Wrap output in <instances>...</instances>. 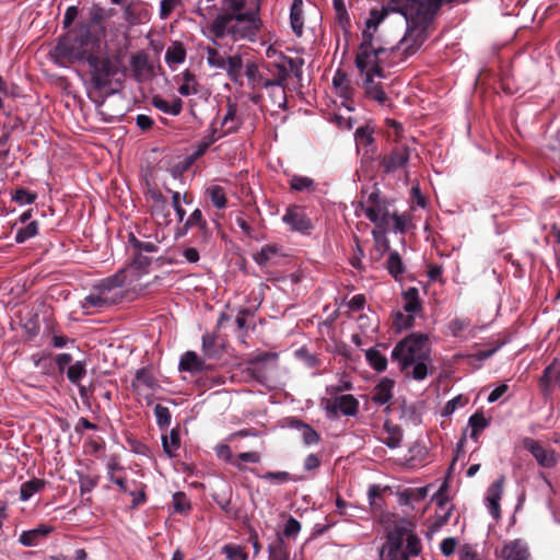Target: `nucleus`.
Listing matches in <instances>:
<instances>
[{
    "label": "nucleus",
    "mask_w": 560,
    "mask_h": 560,
    "mask_svg": "<svg viewBox=\"0 0 560 560\" xmlns=\"http://www.w3.org/2000/svg\"><path fill=\"white\" fill-rule=\"evenodd\" d=\"M390 358L407 377L423 381L432 368L429 335L409 334L395 345Z\"/></svg>",
    "instance_id": "obj_1"
},
{
    "label": "nucleus",
    "mask_w": 560,
    "mask_h": 560,
    "mask_svg": "<svg viewBox=\"0 0 560 560\" xmlns=\"http://www.w3.org/2000/svg\"><path fill=\"white\" fill-rule=\"evenodd\" d=\"M92 42V23L80 22L68 34L60 37L54 48L52 57L60 66L68 62L83 61L89 55V46Z\"/></svg>",
    "instance_id": "obj_2"
},
{
    "label": "nucleus",
    "mask_w": 560,
    "mask_h": 560,
    "mask_svg": "<svg viewBox=\"0 0 560 560\" xmlns=\"http://www.w3.org/2000/svg\"><path fill=\"white\" fill-rule=\"evenodd\" d=\"M421 540L412 533L411 524L401 521L388 532L381 557L382 560H409L421 553Z\"/></svg>",
    "instance_id": "obj_3"
},
{
    "label": "nucleus",
    "mask_w": 560,
    "mask_h": 560,
    "mask_svg": "<svg viewBox=\"0 0 560 560\" xmlns=\"http://www.w3.org/2000/svg\"><path fill=\"white\" fill-rule=\"evenodd\" d=\"M402 0H389L386 7L381 9L373 8L370 10L369 18L365 21V30L362 32V42L358 51V63L360 67L363 65V60L376 58V54H385V47L374 46V33L378 25L385 20L390 12L399 13L398 10H394L393 7L400 4Z\"/></svg>",
    "instance_id": "obj_4"
},
{
    "label": "nucleus",
    "mask_w": 560,
    "mask_h": 560,
    "mask_svg": "<svg viewBox=\"0 0 560 560\" xmlns=\"http://www.w3.org/2000/svg\"><path fill=\"white\" fill-rule=\"evenodd\" d=\"M384 55L376 54V58L363 60L362 67L358 63V56L355 57V67L363 77V88L366 97L375 101L381 106L388 105L389 101L382 85V79L385 78V74L381 65L387 66Z\"/></svg>",
    "instance_id": "obj_5"
},
{
    "label": "nucleus",
    "mask_w": 560,
    "mask_h": 560,
    "mask_svg": "<svg viewBox=\"0 0 560 560\" xmlns=\"http://www.w3.org/2000/svg\"><path fill=\"white\" fill-rule=\"evenodd\" d=\"M266 69L271 74V84L265 90L268 91L272 104L280 109H284L287 107L284 83L289 77V71L298 70V61L282 57L279 62L267 63Z\"/></svg>",
    "instance_id": "obj_6"
},
{
    "label": "nucleus",
    "mask_w": 560,
    "mask_h": 560,
    "mask_svg": "<svg viewBox=\"0 0 560 560\" xmlns=\"http://www.w3.org/2000/svg\"><path fill=\"white\" fill-rule=\"evenodd\" d=\"M260 1L255 0L253 7L246 12H242V9L233 11V30L232 40L237 42L241 39H247L254 42L261 27V20L259 18Z\"/></svg>",
    "instance_id": "obj_7"
},
{
    "label": "nucleus",
    "mask_w": 560,
    "mask_h": 560,
    "mask_svg": "<svg viewBox=\"0 0 560 560\" xmlns=\"http://www.w3.org/2000/svg\"><path fill=\"white\" fill-rule=\"evenodd\" d=\"M83 61L89 65L91 81L97 90L108 86L119 71L118 59L109 56L91 54Z\"/></svg>",
    "instance_id": "obj_8"
},
{
    "label": "nucleus",
    "mask_w": 560,
    "mask_h": 560,
    "mask_svg": "<svg viewBox=\"0 0 560 560\" xmlns=\"http://www.w3.org/2000/svg\"><path fill=\"white\" fill-rule=\"evenodd\" d=\"M360 209L364 215L375 224V228H389L393 219L392 205L380 196L378 191H372L360 201Z\"/></svg>",
    "instance_id": "obj_9"
},
{
    "label": "nucleus",
    "mask_w": 560,
    "mask_h": 560,
    "mask_svg": "<svg viewBox=\"0 0 560 560\" xmlns=\"http://www.w3.org/2000/svg\"><path fill=\"white\" fill-rule=\"evenodd\" d=\"M282 222L291 232L303 235H310L315 229L312 219L306 213L305 207L299 205H291L287 208L282 215Z\"/></svg>",
    "instance_id": "obj_10"
},
{
    "label": "nucleus",
    "mask_w": 560,
    "mask_h": 560,
    "mask_svg": "<svg viewBox=\"0 0 560 560\" xmlns=\"http://www.w3.org/2000/svg\"><path fill=\"white\" fill-rule=\"evenodd\" d=\"M325 409L331 417L342 416L353 417L359 411V400L350 394L335 395L327 399Z\"/></svg>",
    "instance_id": "obj_11"
},
{
    "label": "nucleus",
    "mask_w": 560,
    "mask_h": 560,
    "mask_svg": "<svg viewBox=\"0 0 560 560\" xmlns=\"http://www.w3.org/2000/svg\"><path fill=\"white\" fill-rule=\"evenodd\" d=\"M503 485L504 477H500L490 485V487L487 489L485 497L487 510L489 514L497 521L501 517L500 501L503 495Z\"/></svg>",
    "instance_id": "obj_12"
},
{
    "label": "nucleus",
    "mask_w": 560,
    "mask_h": 560,
    "mask_svg": "<svg viewBox=\"0 0 560 560\" xmlns=\"http://www.w3.org/2000/svg\"><path fill=\"white\" fill-rule=\"evenodd\" d=\"M497 556L503 560H528L529 550L524 540L513 539L504 542Z\"/></svg>",
    "instance_id": "obj_13"
},
{
    "label": "nucleus",
    "mask_w": 560,
    "mask_h": 560,
    "mask_svg": "<svg viewBox=\"0 0 560 560\" xmlns=\"http://www.w3.org/2000/svg\"><path fill=\"white\" fill-rule=\"evenodd\" d=\"M523 445L541 467H552L556 464L555 453L546 450L538 441L526 438L523 441Z\"/></svg>",
    "instance_id": "obj_14"
},
{
    "label": "nucleus",
    "mask_w": 560,
    "mask_h": 560,
    "mask_svg": "<svg viewBox=\"0 0 560 560\" xmlns=\"http://www.w3.org/2000/svg\"><path fill=\"white\" fill-rule=\"evenodd\" d=\"M260 69L256 63L248 62L245 66V75L252 89H266L271 84V74L266 69Z\"/></svg>",
    "instance_id": "obj_15"
},
{
    "label": "nucleus",
    "mask_w": 560,
    "mask_h": 560,
    "mask_svg": "<svg viewBox=\"0 0 560 560\" xmlns=\"http://www.w3.org/2000/svg\"><path fill=\"white\" fill-rule=\"evenodd\" d=\"M233 23V13L218 15L209 26V38L214 40L230 37L232 39Z\"/></svg>",
    "instance_id": "obj_16"
},
{
    "label": "nucleus",
    "mask_w": 560,
    "mask_h": 560,
    "mask_svg": "<svg viewBox=\"0 0 560 560\" xmlns=\"http://www.w3.org/2000/svg\"><path fill=\"white\" fill-rule=\"evenodd\" d=\"M242 124L243 116L238 110L237 104L229 102L226 112L221 120V133L219 137L237 131Z\"/></svg>",
    "instance_id": "obj_17"
},
{
    "label": "nucleus",
    "mask_w": 560,
    "mask_h": 560,
    "mask_svg": "<svg viewBox=\"0 0 560 560\" xmlns=\"http://www.w3.org/2000/svg\"><path fill=\"white\" fill-rule=\"evenodd\" d=\"M412 149L408 145H399L384 160L383 166L387 173L405 167L411 156Z\"/></svg>",
    "instance_id": "obj_18"
},
{
    "label": "nucleus",
    "mask_w": 560,
    "mask_h": 560,
    "mask_svg": "<svg viewBox=\"0 0 560 560\" xmlns=\"http://www.w3.org/2000/svg\"><path fill=\"white\" fill-rule=\"evenodd\" d=\"M131 386L139 395H149L156 388L158 383L149 369L141 368L136 372Z\"/></svg>",
    "instance_id": "obj_19"
},
{
    "label": "nucleus",
    "mask_w": 560,
    "mask_h": 560,
    "mask_svg": "<svg viewBox=\"0 0 560 560\" xmlns=\"http://www.w3.org/2000/svg\"><path fill=\"white\" fill-rule=\"evenodd\" d=\"M95 285L101 292H104V295L108 296L114 304L119 295L120 289L124 287V278L120 273H116L101 280Z\"/></svg>",
    "instance_id": "obj_20"
},
{
    "label": "nucleus",
    "mask_w": 560,
    "mask_h": 560,
    "mask_svg": "<svg viewBox=\"0 0 560 560\" xmlns=\"http://www.w3.org/2000/svg\"><path fill=\"white\" fill-rule=\"evenodd\" d=\"M52 532V527L46 524H40L36 528L24 530L19 537V542L25 547L37 546L38 542Z\"/></svg>",
    "instance_id": "obj_21"
},
{
    "label": "nucleus",
    "mask_w": 560,
    "mask_h": 560,
    "mask_svg": "<svg viewBox=\"0 0 560 560\" xmlns=\"http://www.w3.org/2000/svg\"><path fill=\"white\" fill-rule=\"evenodd\" d=\"M206 362L195 351H186L178 364L179 371L199 373L206 370Z\"/></svg>",
    "instance_id": "obj_22"
},
{
    "label": "nucleus",
    "mask_w": 560,
    "mask_h": 560,
    "mask_svg": "<svg viewBox=\"0 0 560 560\" xmlns=\"http://www.w3.org/2000/svg\"><path fill=\"white\" fill-rule=\"evenodd\" d=\"M304 0H293L290 8V25L292 32L301 37L304 30Z\"/></svg>",
    "instance_id": "obj_23"
},
{
    "label": "nucleus",
    "mask_w": 560,
    "mask_h": 560,
    "mask_svg": "<svg viewBox=\"0 0 560 560\" xmlns=\"http://www.w3.org/2000/svg\"><path fill=\"white\" fill-rule=\"evenodd\" d=\"M395 382L384 377L374 387L372 400L377 405H385L393 398Z\"/></svg>",
    "instance_id": "obj_24"
},
{
    "label": "nucleus",
    "mask_w": 560,
    "mask_h": 560,
    "mask_svg": "<svg viewBox=\"0 0 560 560\" xmlns=\"http://www.w3.org/2000/svg\"><path fill=\"white\" fill-rule=\"evenodd\" d=\"M402 310L406 313L419 316L422 311V304L419 296V290L415 287L408 288L402 292Z\"/></svg>",
    "instance_id": "obj_25"
},
{
    "label": "nucleus",
    "mask_w": 560,
    "mask_h": 560,
    "mask_svg": "<svg viewBox=\"0 0 560 560\" xmlns=\"http://www.w3.org/2000/svg\"><path fill=\"white\" fill-rule=\"evenodd\" d=\"M186 59V49L180 42H173L165 51V62L171 69H175Z\"/></svg>",
    "instance_id": "obj_26"
},
{
    "label": "nucleus",
    "mask_w": 560,
    "mask_h": 560,
    "mask_svg": "<svg viewBox=\"0 0 560 560\" xmlns=\"http://www.w3.org/2000/svg\"><path fill=\"white\" fill-rule=\"evenodd\" d=\"M152 105L162 113L177 116L183 109V101L179 97H174L172 101H166L161 96H153Z\"/></svg>",
    "instance_id": "obj_27"
},
{
    "label": "nucleus",
    "mask_w": 560,
    "mask_h": 560,
    "mask_svg": "<svg viewBox=\"0 0 560 560\" xmlns=\"http://www.w3.org/2000/svg\"><path fill=\"white\" fill-rule=\"evenodd\" d=\"M201 350L207 359H218L222 354V348L213 334H205L201 338Z\"/></svg>",
    "instance_id": "obj_28"
},
{
    "label": "nucleus",
    "mask_w": 560,
    "mask_h": 560,
    "mask_svg": "<svg viewBox=\"0 0 560 560\" xmlns=\"http://www.w3.org/2000/svg\"><path fill=\"white\" fill-rule=\"evenodd\" d=\"M278 256H282V247L278 244H269L264 246L254 255V260L257 265L266 267L275 257Z\"/></svg>",
    "instance_id": "obj_29"
},
{
    "label": "nucleus",
    "mask_w": 560,
    "mask_h": 560,
    "mask_svg": "<svg viewBox=\"0 0 560 560\" xmlns=\"http://www.w3.org/2000/svg\"><path fill=\"white\" fill-rule=\"evenodd\" d=\"M290 189L298 192H314L317 189L315 180L308 176L292 175L289 180Z\"/></svg>",
    "instance_id": "obj_30"
},
{
    "label": "nucleus",
    "mask_w": 560,
    "mask_h": 560,
    "mask_svg": "<svg viewBox=\"0 0 560 560\" xmlns=\"http://www.w3.org/2000/svg\"><path fill=\"white\" fill-rule=\"evenodd\" d=\"M110 299L104 295V292H101L96 285L93 287L91 293L85 296L82 306L86 310L91 308H102L108 305H112Z\"/></svg>",
    "instance_id": "obj_31"
},
{
    "label": "nucleus",
    "mask_w": 560,
    "mask_h": 560,
    "mask_svg": "<svg viewBox=\"0 0 560 560\" xmlns=\"http://www.w3.org/2000/svg\"><path fill=\"white\" fill-rule=\"evenodd\" d=\"M385 436L381 438L383 444L389 448H397L400 446L402 441V431L398 425L384 424Z\"/></svg>",
    "instance_id": "obj_32"
},
{
    "label": "nucleus",
    "mask_w": 560,
    "mask_h": 560,
    "mask_svg": "<svg viewBox=\"0 0 560 560\" xmlns=\"http://www.w3.org/2000/svg\"><path fill=\"white\" fill-rule=\"evenodd\" d=\"M130 66L138 81L150 75L151 67L148 62L147 56L142 54L133 55L131 57Z\"/></svg>",
    "instance_id": "obj_33"
},
{
    "label": "nucleus",
    "mask_w": 560,
    "mask_h": 560,
    "mask_svg": "<svg viewBox=\"0 0 560 560\" xmlns=\"http://www.w3.org/2000/svg\"><path fill=\"white\" fill-rule=\"evenodd\" d=\"M365 359L368 364L376 372H384L387 369L388 360L376 348H370L365 351Z\"/></svg>",
    "instance_id": "obj_34"
},
{
    "label": "nucleus",
    "mask_w": 560,
    "mask_h": 560,
    "mask_svg": "<svg viewBox=\"0 0 560 560\" xmlns=\"http://www.w3.org/2000/svg\"><path fill=\"white\" fill-rule=\"evenodd\" d=\"M86 372V361L79 360L68 366L67 378L71 384L79 386L81 381L85 377Z\"/></svg>",
    "instance_id": "obj_35"
},
{
    "label": "nucleus",
    "mask_w": 560,
    "mask_h": 560,
    "mask_svg": "<svg viewBox=\"0 0 560 560\" xmlns=\"http://www.w3.org/2000/svg\"><path fill=\"white\" fill-rule=\"evenodd\" d=\"M45 487V481L42 479H31L21 485L20 500L28 501L35 493L39 492Z\"/></svg>",
    "instance_id": "obj_36"
},
{
    "label": "nucleus",
    "mask_w": 560,
    "mask_h": 560,
    "mask_svg": "<svg viewBox=\"0 0 560 560\" xmlns=\"http://www.w3.org/2000/svg\"><path fill=\"white\" fill-rule=\"evenodd\" d=\"M468 425L471 429L470 438L477 442L480 433L489 425V420L482 413L476 412L469 417Z\"/></svg>",
    "instance_id": "obj_37"
},
{
    "label": "nucleus",
    "mask_w": 560,
    "mask_h": 560,
    "mask_svg": "<svg viewBox=\"0 0 560 560\" xmlns=\"http://www.w3.org/2000/svg\"><path fill=\"white\" fill-rule=\"evenodd\" d=\"M206 195L210 198L217 209H224L228 203L226 194L223 187L211 185L206 189Z\"/></svg>",
    "instance_id": "obj_38"
},
{
    "label": "nucleus",
    "mask_w": 560,
    "mask_h": 560,
    "mask_svg": "<svg viewBox=\"0 0 560 560\" xmlns=\"http://www.w3.org/2000/svg\"><path fill=\"white\" fill-rule=\"evenodd\" d=\"M269 560H290L283 537L278 535L277 540L268 546Z\"/></svg>",
    "instance_id": "obj_39"
},
{
    "label": "nucleus",
    "mask_w": 560,
    "mask_h": 560,
    "mask_svg": "<svg viewBox=\"0 0 560 560\" xmlns=\"http://www.w3.org/2000/svg\"><path fill=\"white\" fill-rule=\"evenodd\" d=\"M162 446L164 453L168 457H175L176 452L180 446L179 434L177 431L172 430L170 434L162 436Z\"/></svg>",
    "instance_id": "obj_40"
},
{
    "label": "nucleus",
    "mask_w": 560,
    "mask_h": 560,
    "mask_svg": "<svg viewBox=\"0 0 560 560\" xmlns=\"http://www.w3.org/2000/svg\"><path fill=\"white\" fill-rule=\"evenodd\" d=\"M242 67L243 61L241 56L233 55L225 59V66H223L222 69L228 72V75L231 78V80L236 82L241 77Z\"/></svg>",
    "instance_id": "obj_41"
},
{
    "label": "nucleus",
    "mask_w": 560,
    "mask_h": 560,
    "mask_svg": "<svg viewBox=\"0 0 560 560\" xmlns=\"http://www.w3.org/2000/svg\"><path fill=\"white\" fill-rule=\"evenodd\" d=\"M386 265L389 275L395 279H398L405 272L404 262L396 250L389 252Z\"/></svg>",
    "instance_id": "obj_42"
},
{
    "label": "nucleus",
    "mask_w": 560,
    "mask_h": 560,
    "mask_svg": "<svg viewBox=\"0 0 560 560\" xmlns=\"http://www.w3.org/2000/svg\"><path fill=\"white\" fill-rule=\"evenodd\" d=\"M388 228H375L372 231L375 249L381 254H385L389 250V240L387 237Z\"/></svg>",
    "instance_id": "obj_43"
},
{
    "label": "nucleus",
    "mask_w": 560,
    "mask_h": 560,
    "mask_svg": "<svg viewBox=\"0 0 560 560\" xmlns=\"http://www.w3.org/2000/svg\"><path fill=\"white\" fill-rule=\"evenodd\" d=\"M38 234V222L30 221L25 226L19 228L16 230L14 240L18 244H22L27 240L36 236Z\"/></svg>",
    "instance_id": "obj_44"
},
{
    "label": "nucleus",
    "mask_w": 560,
    "mask_h": 560,
    "mask_svg": "<svg viewBox=\"0 0 560 560\" xmlns=\"http://www.w3.org/2000/svg\"><path fill=\"white\" fill-rule=\"evenodd\" d=\"M195 226L199 228L203 232L208 229V223L200 209H195L187 218L185 221V232H188V230Z\"/></svg>",
    "instance_id": "obj_45"
},
{
    "label": "nucleus",
    "mask_w": 560,
    "mask_h": 560,
    "mask_svg": "<svg viewBox=\"0 0 560 560\" xmlns=\"http://www.w3.org/2000/svg\"><path fill=\"white\" fill-rule=\"evenodd\" d=\"M416 315L410 313H406L402 311H397L394 314V325L398 330H405L413 326Z\"/></svg>",
    "instance_id": "obj_46"
},
{
    "label": "nucleus",
    "mask_w": 560,
    "mask_h": 560,
    "mask_svg": "<svg viewBox=\"0 0 560 560\" xmlns=\"http://www.w3.org/2000/svg\"><path fill=\"white\" fill-rule=\"evenodd\" d=\"M354 138L358 148H369L374 141L373 131L368 127L358 128Z\"/></svg>",
    "instance_id": "obj_47"
},
{
    "label": "nucleus",
    "mask_w": 560,
    "mask_h": 560,
    "mask_svg": "<svg viewBox=\"0 0 560 560\" xmlns=\"http://www.w3.org/2000/svg\"><path fill=\"white\" fill-rule=\"evenodd\" d=\"M172 207L176 213L177 220L179 222H183L186 215V211L183 209L180 201L184 203H189L190 201L187 200V195L185 194L182 196L178 191H172Z\"/></svg>",
    "instance_id": "obj_48"
},
{
    "label": "nucleus",
    "mask_w": 560,
    "mask_h": 560,
    "mask_svg": "<svg viewBox=\"0 0 560 560\" xmlns=\"http://www.w3.org/2000/svg\"><path fill=\"white\" fill-rule=\"evenodd\" d=\"M260 459L261 456L258 452H243L236 456V458L232 462V465L237 469L242 470L244 467L242 466L241 462L258 464Z\"/></svg>",
    "instance_id": "obj_49"
},
{
    "label": "nucleus",
    "mask_w": 560,
    "mask_h": 560,
    "mask_svg": "<svg viewBox=\"0 0 560 560\" xmlns=\"http://www.w3.org/2000/svg\"><path fill=\"white\" fill-rule=\"evenodd\" d=\"M36 198L37 195L35 192H31L25 188H18L12 194V200L19 203L20 206L31 205L36 200Z\"/></svg>",
    "instance_id": "obj_50"
},
{
    "label": "nucleus",
    "mask_w": 560,
    "mask_h": 560,
    "mask_svg": "<svg viewBox=\"0 0 560 560\" xmlns=\"http://www.w3.org/2000/svg\"><path fill=\"white\" fill-rule=\"evenodd\" d=\"M129 243L135 249L139 252L156 253L159 249L156 243L151 241H140L133 234L130 235Z\"/></svg>",
    "instance_id": "obj_51"
},
{
    "label": "nucleus",
    "mask_w": 560,
    "mask_h": 560,
    "mask_svg": "<svg viewBox=\"0 0 560 560\" xmlns=\"http://www.w3.org/2000/svg\"><path fill=\"white\" fill-rule=\"evenodd\" d=\"M351 389H353L352 382L348 377L342 376L337 384L327 386L326 393L330 396H335L342 395V392Z\"/></svg>",
    "instance_id": "obj_52"
},
{
    "label": "nucleus",
    "mask_w": 560,
    "mask_h": 560,
    "mask_svg": "<svg viewBox=\"0 0 560 560\" xmlns=\"http://www.w3.org/2000/svg\"><path fill=\"white\" fill-rule=\"evenodd\" d=\"M217 129L212 128L211 133L205 138H202L197 144H196V151L194 153L195 158H199L206 153V151L209 149V147L220 137L215 136Z\"/></svg>",
    "instance_id": "obj_53"
},
{
    "label": "nucleus",
    "mask_w": 560,
    "mask_h": 560,
    "mask_svg": "<svg viewBox=\"0 0 560 560\" xmlns=\"http://www.w3.org/2000/svg\"><path fill=\"white\" fill-rule=\"evenodd\" d=\"M125 467L120 465L116 456H112L106 462V476L109 480L116 478L118 475H124Z\"/></svg>",
    "instance_id": "obj_54"
},
{
    "label": "nucleus",
    "mask_w": 560,
    "mask_h": 560,
    "mask_svg": "<svg viewBox=\"0 0 560 560\" xmlns=\"http://www.w3.org/2000/svg\"><path fill=\"white\" fill-rule=\"evenodd\" d=\"M151 212H152V215H154L158 220H159V223L160 224H167L170 222V214H171V211H170V207H168V202H164V205H152V208H151Z\"/></svg>",
    "instance_id": "obj_55"
},
{
    "label": "nucleus",
    "mask_w": 560,
    "mask_h": 560,
    "mask_svg": "<svg viewBox=\"0 0 560 560\" xmlns=\"http://www.w3.org/2000/svg\"><path fill=\"white\" fill-rule=\"evenodd\" d=\"M207 62L212 68L221 69L225 66L224 57L213 47H207Z\"/></svg>",
    "instance_id": "obj_56"
},
{
    "label": "nucleus",
    "mask_w": 560,
    "mask_h": 560,
    "mask_svg": "<svg viewBox=\"0 0 560 560\" xmlns=\"http://www.w3.org/2000/svg\"><path fill=\"white\" fill-rule=\"evenodd\" d=\"M300 532H301V523L293 516H290L288 518V521L285 522L283 532L280 536L287 537V538H295Z\"/></svg>",
    "instance_id": "obj_57"
},
{
    "label": "nucleus",
    "mask_w": 560,
    "mask_h": 560,
    "mask_svg": "<svg viewBox=\"0 0 560 560\" xmlns=\"http://www.w3.org/2000/svg\"><path fill=\"white\" fill-rule=\"evenodd\" d=\"M223 553L228 560H247V555L241 546L225 545L223 547Z\"/></svg>",
    "instance_id": "obj_58"
},
{
    "label": "nucleus",
    "mask_w": 560,
    "mask_h": 560,
    "mask_svg": "<svg viewBox=\"0 0 560 560\" xmlns=\"http://www.w3.org/2000/svg\"><path fill=\"white\" fill-rule=\"evenodd\" d=\"M154 416L156 419V423L160 427L170 425L172 416H171L170 409L167 407L158 404L154 407Z\"/></svg>",
    "instance_id": "obj_59"
},
{
    "label": "nucleus",
    "mask_w": 560,
    "mask_h": 560,
    "mask_svg": "<svg viewBox=\"0 0 560 560\" xmlns=\"http://www.w3.org/2000/svg\"><path fill=\"white\" fill-rule=\"evenodd\" d=\"M173 506L175 512L179 513L189 510L190 505L185 493L176 492L173 494Z\"/></svg>",
    "instance_id": "obj_60"
},
{
    "label": "nucleus",
    "mask_w": 560,
    "mask_h": 560,
    "mask_svg": "<svg viewBox=\"0 0 560 560\" xmlns=\"http://www.w3.org/2000/svg\"><path fill=\"white\" fill-rule=\"evenodd\" d=\"M260 478L276 483H284L291 479L290 474L287 471H268L260 476Z\"/></svg>",
    "instance_id": "obj_61"
},
{
    "label": "nucleus",
    "mask_w": 560,
    "mask_h": 560,
    "mask_svg": "<svg viewBox=\"0 0 560 560\" xmlns=\"http://www.w3.org/2000/svg\"><path fill=\"white\" fill-rule=\"evenodd\" d=\"M302 440H303L304 444L313 445L319 441V435L308 424H303L302 425Z\"/></svg>",
    "instance_id": "obj_62"
},
{
    "label": "nucleus",
    "mask_w": 560,
    "mask_h": 560,
    "mask_svg": "<svg viewBox=\"0 0 560 560\" xmlns=\"http://www.w3.org/2000/svg\"><path fill=\"white\" fill-rule=\"evenodd\" d=\"M332 84L341 95L348 92V79L345 73L338 71L332 78Z\"/></svg>",
    "instance_id": "obj_63"
},
{
    "label": "nucleus",
    "mask_w": 560,
    "mask_h": 560,
    "mask_svg": "<svg viewBox=\"0 0 560 560\" xmlns=\"http://www.w3.org/2000/svg\"><path fill=\"white\" fill-rule=\"evenodd\" d=\"M180 3V0H161L160 2V16L166 19L174 11V9Z\"/></svg>",
    "instance_id": "obj_64"
}]
</instances>
